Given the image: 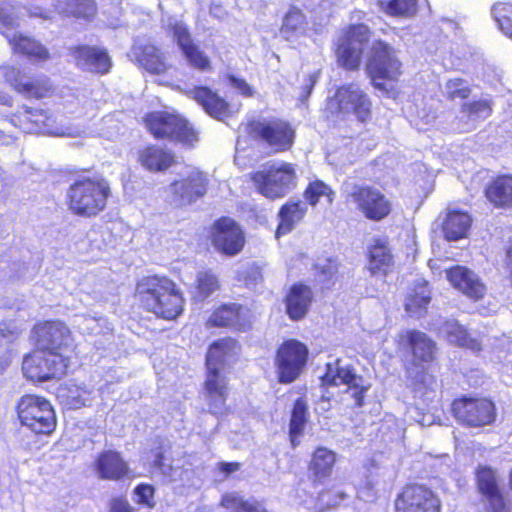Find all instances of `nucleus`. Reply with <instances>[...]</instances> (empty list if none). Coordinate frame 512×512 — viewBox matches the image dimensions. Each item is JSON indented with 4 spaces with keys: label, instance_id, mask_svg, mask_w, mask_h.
<instances>
[{
    "label": "nucleus",
    "instance_id": "obj_1",
    "mask_svg": "<svg viewBox=\"0 0 512 512\" xmlns=\"http://www.w3.org/2000/svg\"><path fill=\"white\" fill-rule=\"evenodd\" d=\"M69 178L64 193L66 210L78 219H95L106 212L113 189L111 182L92 167H72L66 171Z\"/></svg>",
    "mask_w": 512,
    "mask_h": 512
},
{
    "label": "nucleus",
    "instance_id": "obj_2",
    "mask_svg": "<svg viewBox=\"0 0 512 512\" xmlns=\"http://www.w3.org/2000/svg\"><path fill=\"white\" fill-rule=\"evenodd\" d=\"M395 345L406 356L402 368L412 389L421 393L433 390L434 370L439 366L435 340L420 330L406 329L397 334Z\"/></svg>",
    "mask_w": 512,
    "mask_h": 512
},
{
    "label": "nucleus",
    "instance_id": "obj_3",
    "mask_svg": "<svg viewBox=\"0 0 512 512\" xmlns=\"http://www.w3.org/2000/svg\"><path fill=\"white\" fill-rule=\"evenodd\" d=\"M134 299L139 310L159 320L176 321L185 311L184 294L167 275L153 274L138 279Z\"/></svg>",
    "mask_w": 512,
    "mask_h": 512
},
{
    "label": "nucleus",
    "instance_id": "obj_4",
    "mask_svg": "<svg viewBox=\"0 0 512 512\" xmlns=\"http://www.w3.org/2000/svg\"><path fill=\"white\" fill-rule=\"evenodd\" d=\"M365 72L371 86L384 96L396 99L400 95L403 64L397 56V50L385 40L372 41Z\"/></svg>",
    "mask_w": 512,
    "mask_h": 512
},
{
    "label": "nucleus",
    "instance_id": "obj_5",
    "mask_svg": "<svg viewBox=\"0 0 512 512\" xmlns=\"http://www.w3.org/2000/svg\"><path fill=\"white\" fill-rule=\"evenodd\" d=\"M15 413L21 427L36 438L51 437L57 429V413L45 396L26 393L15 404Z\"/></svg>",
    "mask_w": 512,
    "mask_h": 512
},
{
    "label": "nucleus",
    "instance_id": "obj_6",
    "mask_svg": "<svg viewBox=\"0 0 512 512\" xmlns=\"http://www.w3.org/2000/svg\"><path fill=\"white\" fill-rule=\"evenodd\" d=\"M247 137L272 153H283L293 149L297 129L283 117L251 118L245 123Z\"/></svg>",
    "mask_w": 512,
    "mask_h": 512
},
{
    "label": "nucleus",
    "instance_id": "obj_7",
    "mask_svg": "<svg viewBox=\"0 0 512 512\" xmlns=\"http://www.w3.org/2000/svg\"><path fill=\"white\" fill-rule=\"evenodd\" d=\"M147 131L157 140L179 142L194 147L199 140V131L183 114L169 110H152L143 117Z\"/></svg>",
    "mask_w": 512,
    "mask_h": 512
},
{
    "label": "nucleus",
    "instance_id": "obj_8",
    "mask_svg": "<svg viewBox=\"0 0 512 512\" xmlns=\"http://www.w3.org/2000/svg\"><path fill=\"white\" fill-rule=\"evenodd\" d=\"M70 365L71 358L66 354L32 346L23 355L21 372L28 382L41 384L59 381L67 374Z\"/></svg>",
    "mask_w": 512,
    "mask_h": 512
},
{
    "label": "nucleus",
    "instance_id": "obj_9",
    "mask_svg": "<svg viewBox=\"0 0 512 512\" xmlns=\"http://www.w3.org/2000/svg\"><path fill=\"white\" fill-rule=\"evenodd\" d=\"M449 411L460 426L468 429H482L491 426L497 419L496 404L486 396H458L451 401Z\"/></svg>",
    "mask_w": 512,
    "mask_h": 512
},
{
    "label": "nucleus",
    "instance_id": "obj_10",
    "mask_svg": "<svg viewBox=\"0 0 512 512\" xmlns=\"http://www.w3.org/2000/svg\"><path fill=\"white\" fill-rule=\"evenodd\" d=\"M370 38V29L364 23L348 24L334 42V55L339 67L350 72L361 68L363 45Z\"/></svg>",
    "mask_w": 512,
    "mask_h": 512
},
{
    "label": "nucleus",
    "instance_id": "obj_11",
    "mask_svg": "<svg viewBox=\"0 0 512 512\" xmlns=\"http://www.w3.org/2000/svg\"><path fill=\"white\" fill-rule=\"evenodd\" d=\"M256 190L271 200L286 196L297 184V173L291 162L271 164L250 174Z\"/></svg>",
    "mask_w": 512,
    "mask_h": 512
},
{
    "label": "nucleus",
    "instance_id": "obj_12",
    "mask_svg": "<svg viewBox=\"0 0 512 512\" xmlns=\"http://www.w3.org/2000/svg\"><path fill=\"white\" fill-rule=\"evenodd\" d=\"M280 384L297 381L309 364V347L297 339H287L277 348L274 358Z\"/></svg>",
    "mask_w": 512,
    "mask_h": 512
},
{
    "label": "nucleus",
    "instance_id": "obj_13",
    "mask_svg": "<svg viewBox=\"0 0 512 512\" xmlns=\"http://www.w3.org/2000/svg\"><path fill=\"white\" fill-rule=\"evenodd\" d=\"M3 77L19 95L29 100H44L56 93V85L45 73H30L11 65L5 67Z\"/></svg>",
    "mask_w": 512,
    "mask_h": 512
},
{
    "label": "nucleus",
    "instance_id": "obj_14",
    "mask_svg": "<svg viewBox=\"0 0 512 512\" xmlns=\"http://www.w3.org/2000/svg\"><path fill=\"white\" fill-rule=\"evenodd\" d=\"M29 342L32 346L62 354L74 348L73 333L60 319L36 321L30 330Z\"/></svg>",
    "mask_w": 512,
    "mask_h": 512
},
{
    "label": "nucleus",
    "instance_id": "obj_15",
    "mask_svg": "<svg viewBox=\"0 0 512 512\" xmlns=\"http://www.w3.org/2000/svg\"><path fill=\"white\" fill-rule=\"evenodd\" d=\"M344 200L346 205L353 203L360 214L372 223L384 221L393 211V204L387 195L369 184H354Z\"/></svg>",
    "mask_w": 512,
    "mask_h": 512
},
{
    "label": "nucleus",
    "instance_id": "obj_16",
    "mask_svg": "<svg viewBox=\"0 0 512 512\" xmlns=\"http://www.w3.org/2000/svg\"><path fill=\"white\" fill-rule=\"evenodd\" d=\"M208 241L225 257L239 255L246 245L245 230L231 216H220L209 226Z\"/></svg>",
    "mask_w": 512,
    "mask_h": 512
},
{
    "label": "nucleus",
    "instance_id": "obj_17",
    "mask_svg": "<svg viewBox=\"0 0 512 512\" xmlns=\"http://www.w3.org/2000/svg\"><path fill=\"white\" fill-rule=\"evenodd\" d=\"M394 512H442V501L431 487L416 482L404 484L393 500Z\"/></svg>",
    "mask_w": 512,
    "mask_h": 512
},
{
    "label": "nucleus",
    "instance_id": "obj_18",
    "mask_svg": "<svg viewBox=\"0 0 512 512\" xmlns=\"http://www.w3.org/2000/svg\"><path fill=\"white\" fill-rule=\"evenodd\" d=\"M256 316L254 312L240 303H222L216 306L205 322L208 329H227L236 334L251 333Z\"/></svg>",
    "mask_w": 512,
    "mask_h": 512
},
{
    "label": "nucleus",
    "instance_id": "obj_19",
    "mask_svg": "<svg viewBox=\"0 0 512 512\" xmlns=\"http://www.w3.org/2000/svg\"><path fill=\"white\" fill-rule=\"evenodd\" d=\"M320 380V389L329 391L330 388L345 386L352 390L354 407L361 408L364 405V397L368 391V386L363 385V377L358 375L357 371L351 366L341 365V359L324 365V372L318 378Z\"/></svg>",
    "mask_w": 512,
    "mask_h": 512
},
{
    "label": "nucleus",
    "instance_id": "obj_20",
    "mask_svg": "<svg viewBox=\"0 0 512 512\" xmlns=\"http://www.w3.org/2000/svg\"><path fill=\"white\" fill-rule=\"evenodd\" d=\"M330 101L338 114L352 113L361 123H366L372 118L370 97L353 82L338 86Z\"/></svg>",
    "mask_w": 512,
    "mask_h": 512
},
{
    "label": "nucleus",
    "instance_id": "obj_21",
    "mask_svg": "<svg viewBox=\"0 0 512 512\" xmlns=\"http://www.w3.org/2000/svg\"><path fill=\"white\" fill-rule=\"evenodd\" d=\"M475 485L484 501L485 512H512V502L500 488L492 468L479 466L475 471Z\"/></svg>",
    "mask_w": 512,
    "mask_h": 512
},
{
    "label": "nucleus",
    "instance_id": "obj_22",
    "mask_svg": "<svg viewBox=\"0 0 512 512\" xmlns=\"http://www.w3.org/2000/svg\"><path fill=\"white\" fill-rule=\"evenodd\" d=\"M167 31L176 41L182 55L191 68L200 72H211L213 70L210 56L194 40L189 27L185 23L181 21L171 23Z\"/></svg>",
    "mask_w": 512,
    "mask_h": 512
},
{
    "label": "nucleus",
    "instance_id": "obj_23",
    "mask_svg": "<svg viewBox=\"0 0 512 512\" xmlns=\"http://www.w3.org/2000/svg\"><path fill=\"white\" fill-rule=\"evenodd\" d=\"M203 392L207 400L209 412L221 416L228 411L227 402L230 397V379L219 368H206Z\"/></svg>",
    "mask_w": 512,
    "mask_h": 512
},
{
    "label": "nucleus",
    "instance_id": "obj_24",
    "mask_svg": "<svg viewBox=\"0 0 512 512\" xmlns=\"http://www.w3.org/2000/svg\"><path fill=\"white\" fill-rule=\"evenodd\" d=\"M93 470L103 481L122 482L132 478V470L121 452L105 449L93 461Z\"/></svg>",
    "mask_w": 512,
    "mask_h": 512
},
{
    "label": "nucleus",
    "instance_id": "obj_25",
    "mask_svg": "<svg viewBox=\"0 0 512 512\" xmlns=\"http://www.w3.org/2000/svg\"><path fill=\"white\" fill-rule=\"evenodd\" d=\"M8 121L25 133H45L55 124L52 113L44 108L20 105L8 116Z\"/></svg>",
    "mask_w": 512,
    "mask_h": 512
},
{
    "label": "nucleus",
    "instance_id": "obj_26",
    "mask_svg": "<svg viewBox=\"0 0 512 512\" xmlns=\"http://www.w3.org/2000/svg\"><path fill=\"white\" fill-rule=\"evenodd\" d=\"M209 180L201 170H193L185 177L174 180L170 185L172 200L179 206L191 205L203 197L208 190Z\"/></svg>",
    "mask_w": 512,
    "mask_h": 512
},
{
    "label": "nucleus",
    "instance_id": "obj_27",
    "mask_svg": "<svg viewBox=\"0 0 512 512\" xmlns=\"http://www.w3.org/2000/svg\"><path fill=\"white\" fill-rule=\"evenodd\" d=\"M75 64L97 74H107L112 68L111 58L105 48L79 44L70 48Z\"/></svg>",
    "mask_w": 512,
    "mask_h": 512
},
{
    "label": "nucleus",
    "instance_id": "obj_28",
    "mask_svg": "<svg viewBox=\"0 0 512 512\" xmlns=\"http://www.w3.org/2000/svg\"><path fill=\"white\" fill-rule=\"evenodd\" d=\"M486 203L493 209H512V173H497L483 186Z\"/></svg>",
    "mask_w": 512,
    "mask_h": 512
},
{
    "label": "nucleus",
    "instance_id": "obj_29",
    "mask_svg": "<svg viewBox=\"0 0 512 512\" xmlns=\"http://www.w3.org/2000/svg\"><path fill=\"white\" fill-rule=\"evenodd\" d=\"M337 465V453L325 446H318L312 450L310 460L306 464L308 479L314 487L320 486L333 476Z\"/></svg>",
    "mask_w": 512,
    "mask_h": 512
},
{
    "label": "nucleus",
    "instance_id": "obj_30",
    "mask_svg": "<svg viewBox=\"0 0 512 512\" xmlns=\"http://www.w3.org/2000/svg\"><path fill=\"white\" fill-rule=\"evenodd\" d=\"M445 274L450 285L467 298L473 301L483 299L486 293V287L468 268L456 264L448 268Z\"/></svg>",
    "mask_w": 512,
    "mask_h": 512
},
{
    "label": "nucleus",
    "instance_id": "obj_31",
    "mask_svg": "<svg viewBox=\"0 0 512 512\" xmlns=\"http://www.w3.org/2000/svg\"><path fill=\"white\" fill-rule=\"evenodd\" d=\"M241 352V344L233 337H223L213 341L205 357L206 368H219L237 361Z\"/></svg>",
    "mask_w": 512,
    "mask_h": 512
},
{
    "label": "nucleus",
    "instance_id": "obj_32",
    "mask_svg": "<svg viewBox=\"0 0 512 512\" xmlns=\"http://www.w3.org/2000/svg\"><path fill=\"white\" fill-rule=\"evenodd\" d=\"M284 303L288 317L294 322L301 321L313 304V290L303 282L294 283L286 294Z\"/></svg>",
    "mask_w": 512,
    "mask_h": 512
},
{
    "label": "nucleus",
    "instance_id": "obj_33",
    "mask_svg": "<svg viewBox=\"0 0 512 512\" xmlns=\"http://www.w3.org/2000/svg\"><path fill=\"white\" fill-rule=\"evenodd\" d=\"M366 258L371 275L387 276L393 270L394 258L386 238H373Z\"/></svg>",
    "mask_w": 512,
    "mask_h": 512
},
{
    "label": "nucleus",
    "instance_id": "obj_34",
    "mask_svg": "<svg viewBox=\"0 0 512 512\" xmlns=\"http://www.w3.org/2000/svg\"><path fill=\"white\" fill-rule=\"evenodd\" d=\"M135 56L138 65L150 74L163 75L171 68L165 52L155 44L146 43L137 46Z\"/></svg>",
    "mask_w": 512,
    "mask_h": 512
},
{
    "label": "nucleus",
    "instance_id": "obj_35",
    "mask_svg": "<svg viewBox=\"0 0 512 512\" xmlns=\"http://www.w3.org/2000/svg\"><path fill=\"white\" fill-rule=\"evenodd\" d=\"M191 97L212 117L222 119L229 115L230 104L216 91L205 85H197L191 91Z\"/></svg>",
    "mask_w": 512,
    "mask_h": 512
},
{
    "label": "nucleus",
    "instance_id": "obj_36",
    "mask_svg": "<svg viewBox=\"0 0 512 512\" xmlns=\"http://www.w3.org/2000/svg\"><path fill=\"white\" fill-rule=\"evenodd\" d=\"M21 329L13 319L0 321V374L4 373L12 364L16 353L13 345L21 336Z\"/></svg>",
    "mask_w": 512,
    "mask_h": 512
},
{
    "label": "nucleus",
    "instance_id": "obj_37",
    "mask_svg": "<svg viewBox=\"0 0 512 512\" xmlns=\"http://www.w3.org/2000/svg\"><path fill=\"white\" fill-rule=\"evenodd\" d=\"M21 329L13 319L0 321V374L4 373L12 364L16 353L13 345L21 336Z\"/></svg>",
    "mask_w": 512,
    "mask_h": 512
},
{
    "label": "nucleus",
    "instance_id": "obj_38",
    "mask_svg": "<svg viewBox=\"0 0 512 512\" xmlns=\"http://www.w3.org/2000/svg\"><path fill=\"white\" fill-rule=\"evenodd\" d=\"M21 329L13 319L0 321V374L4 373L12 364L16 353L13 345L21 336Z\"/></svg>",
    "mask_w": 512,
    "mask_h": 512
},
{
    "label": "nucleus",
    "instance_id": "obj_39",
    "mask_svg": "<svg viewBox=\"0 0 512 512\" xmlns=\"http://www.w3.org/2000/svg\"><path fill=\"white\" fill-rule=\"evenodd\" d=\"M307 215V204L301 199L289 200L281 205L278 211V225L275 231L277 239L288 235Z\"/></svg>",
    "mask_w": 512,
    "mask_h": 512
},
{
    "label": "nucleus",
    "instance_id": "obj_40",
    "mask_svg": "<svg viewBox=\"0 0 512 512\" xmlns=\"http://www.w3.org/2000/svg\"><path fill=\"white\" fill-rule=\"evenodd\" d=\"M472 218L466 210H447L441 224V231L446 241H459L467 237Z\"/></svg>",
    "mask_w": 512,
    "mask_h": 512
},
{
    "label": "nucleus",
    "instance_id": "obj_41",
    "mask_svg": "<svg viewBox=\"0 0 512 512\" xmlns=\"http://www.w3.org/2000/svg\"><path fill=\"white\" fill-rule=\"evenodd\" d=\"M138 161L150 171H164L170 168L175 162L174 153L157 144H148L138 150Z\"/></svg>",
    "mask_w": 512,
    "mask_h": 512
},
{
    "label": "nucleus",
    "instance_id": "obj_42",
    "mask_svg": "<svg viewBox=\"0 0 512 512\" xmlns=\"http://www.w3.org/2000/svg\"><path fill=\"white\" fill-rule=\"evenodd\" d=\"M14 53L39 62L50 58L49 50L38 40L22 33L4 34Z\"/></svg>",
    "mask_w": 512,
    "mask_h": 512
},
{
    "label": "nucleus",
    "instance_id": "obj_43",
    "mask_svg": "<svg viewBox=\"0 0 512 512\" xmlns=\"http://www.w3.org/2000/svg\"><path fill=\"white\" fill-rule=\"evenodd\" d=\"M309 422V404L305 397L294 400L289 423V439L292 448H297Z\"/></svg>",
    "mask_w": 512,
    "mask_h": 512
},
{
    "label": "nucleus",
    "instance_id": "obj_44",
    "mask_svg": "<svg viewBox=\"0 0 512 512\" xmlns=\"http://www.w3.org/2000/svg\"><path fill=\"white\" fill-rule=\"evenodd\" d=\"M431 302V291L426 282L415 284L407 293L404 310L410 317H423Z\"/></svg>",
    "mask_w": 512,
    "mask_h": 512
},
{
    "label": "nucleus",
    "instance_id": "obj_45",
    "mask_svg": "<svg viewBox=\"0 0 512 512\" xmlns=\"http://www.w3.org/2000/svg\"><path fill=\"white\" fill-rule=\"evenodd\" d=\"M220 506L233 512H272L265 500L246 499L240 494L232 492L222 495Z\"/></svg>",
    "mask_w": 512,
    "mask_h": 512
},
{
    "label": "nucleus",
    "instance_id": "obj_46",
    "mask_svg": "<svg viewBox=\"0 0 512 512\" xmlns=\"http://www.w3.org/2000/svg\"><path fill=\"white\" fill-rule=\"evenodd\" d=\"M91 397V390L86 386L67 383L59 387L58 398L60 403L70 410L85 407Z\"/></svg>",
    "mask_w": 512,
    "mask_h": 512
},
{
    "label": "nucleus",
    "instance_id": "obj_47",
    "mask_svg": "<svg viewBox=\"0 0 512 512\" xmlns=\"http://www.w3.org/2000/svg\"><path fill=\"white\" fill-rule=\"evenodd\" d=\"M444 331L449 344L476 353L481 351V343L471 337L467 329L458 322H446L444 324Z\"/></svg>",
    "mask_w": 512,
    "mask_h": 512
},
{
    "label": "nucleus",
    "instance_id": "obj_48",
    "mask_svg": "<svg viewBox=\"0 0 512 512\" xmlns=\"http://www.w3.org/2000/svg\"><path fill=\"white\" fill-rule=\"evenodd\" d=\"M302 197H304V203L310 207H317L321 198H324L328 205H332L335 203V190L331 184L322 179H314L304 187Z\"/></svg>",
    "mask_w": 512,
    "mask_h": 512
},
{
    "label": "nucleus",
    "instance_id": "obj_49",
    "mask_svg": "<svg viewBox=\"0 0 512 512\" xmlns=\"http://www.w3.org/2000/svg\"><path fill=\"white\" fill-rule=\"evenodd\" d=\"M427 0H386L381 2L382 11L396 18H412L420 8V5Z\"/></svg>",
    "mask_w": 512,
    "mask_h": 512
},
{
    "label": "nucleus",
    "instance_id": "obj_50",
    "mask_svg": "<svg viewBox=\"0 0 512 512\" xmlns=\"http://www.w3.org/2000/svg\"><path fill=\"white\" fill-rule=\"evenodd\" d=\"M221 283L216 273L211 269L202 270L197 273L194 289V298L200 301L208 299L212 294L219 291Z\"/></svg>",
    "mask_w": 512,
    "mask_h": 512
},
{
    "label": "nucleus",
    "instance_id": "obj_51",
    "mask_svg": "<svg viewBox=\"0 0 512 512\" xmlns=\"http://www.w3.org/2000/svg\"><path fill=\"white\" fill-rule=\"evenodd\" d=\"M347 495L335 486L324 487L314 498V509L318 512H327L339 507Z\"/></svg>",
    "mask_w": 512,
    "mask_h": 512
},
{
    "label": "nucleus",
    "instance_id": "obj_52",
    "mask_svg": "<svg viewBox=\"0 0 512 512\" xmlns=\"http://www.w3.org/2000/svg\"><path fill=\"white\" fill-rule=\"evenodd\" d=\"M464 116L473 121H483L493 112V101L490 98H478L465 101L460 106Z\"/></svg>",
    "mask_w": 512,
    "mask_h": 512
},
{
    "label": "nucleus",
    "instance_id": "obj_53",
    "mask_svg": "<svg viewBox=\"0 0 512 512\" xmlns=\"http://www.w3.org/2000/svg\"><path fill=\"white\" fill-rule=\"evenodd\" d=\"M306 26L307 17L303 10L296 6H292L284 15L280 31L286 38H290L296 33H300L302 30H305Z\"/></svg>",
    "mask_w": 512,
    "mask_h": 512
},
{
    "label": "nucleus",
    "instance_id": "obj_54",
    "mask_svg": "<svg viewBox=\"0 0 512 512\" xmlns=\"http://www.w3.org/2000/svg\"><path fill=\"white\" fill-rule=\"evenodd\" d=\"M316 276L320 277L322 291L333 289L339 280V264L333 258H328L323 264L317 265Z\"/></svg>",
    "mask_w": 512,
    "mask_h": 512
},
{
    "label": "nucleus",
    "instance_id": "obj_55",
    "mask_svg": "<svg viewBox=\"0 0 512 512\" xmlns=\"http://www.w3.org/2000/svg\"><path fill=\"white\" fill-rule=\"evenodd\" d=\"M471 93V86L461 77L449 78L445 82L444 96L448 101L466 100Z\"/></svg>",
    "mask_w": 512,
    "mask_h": 512
},
{
    "label": "nucleus",
    "instance_id": "obj_56",
    "mask_svg": "<svg viewBox=\"0 0 512 512\" xmlns=\"http://www.w3.org/2000/svg\"><path fill=\"white\" fill-rule=\"evenodd\" d=\"M66 14L75 18L91 20L97 14V3L95 0H72Z\"/></svg>",
    "mask_w": 512,
    "mask_h": 512
},
{
    "label": "nucleus",
    "instance_id": "obj_57",
    "mask_svg": "<svg viewBox=\"0 0 512 512\" xmlns=\"http://www.w3.org/2000/svg\"><path fill=\"white\" fill-rule=\"evenodd\" d=\"M134 495L136 496V503L148 509H153L156 506L155 493L156 489L152 484L140 483L134 488Z\"/></svg>",
    "mask_w": 512,
    "mask_h": 512
},
{
    "label": "nucleus",
    "instance_id": "obj_58",
    "mask_svg": "<svg viewBox=\"0 0 512 512\" xmlns=\"http://www.w3.org/2000/svg\"><path fill=\"white\" fill-rule=\"evenodd\" d=\"M166 452L167 448L163 445L152 448L150 455L152 457L151 467L154 471L163 472L166 467Z\"/></svg>",
    "mask_w": 512,
    "mask_h": 512
},
{
    "label": "nucleus",
    "instance_id": "obj_59",
    "mask_svg": "<svg viewBox=\"0 0 512 512\" xmlns=\"http://www.w3.org/2000/svg\"><path fill=\"white\" fill-rule=\"evenodd\" d=\"M108 512H135V508L125 496H115L109 501Z\"/></svg>",
    "mask_w": 512,
    "mask_h": 512
},
{
    "label": "nucleus",
    "instance_id": "obj_60",
    "mask_svg": "<svg viewBox=\"0 0 512 512\" xmlns=\"http://www.w3.org/2000/svg\"><path fill=\"white\" fill-rule=\"evenodd\" d=\"M231 82L235 88L239 90V92L246 97H252L255 94V89L243 78L240 77H231Z\"/></svg>",
    "mask_w": 512,
    "mask_h": 512
},
{
    "label": "nucleus",
    "instance_id": "obj_61",
    "mask_svg": "<svg viewBox=\"0 0 512 512\" xmlns=\"http://www.w3.org/2000/svg\"><path fill=\"white\" fill-rule=\"evenodd\" d=\"M504 267L507 271V279L512 288V240L508 242L504 250Z\"/></svg>",
    "mask_w": 512,
    "mask_h": 512
},
{
    "label": "nucleus",
    "instance_id": "obj_62",
    "mask_svg": "<svg viewBox=\"0 0 512 512\" xmlns=\"http://www.w3.org/2000/svg\"><path fill=\"white\" fill-rule=\"evenodd\" d=\"M241 464L239 462H221L219 463V470L225 474H232L239 471Z\"/></svg>",
    "mask_w": 512,
    "mask_h": 512
},
{
    "label": "nucleus",
    "instance_id": "obj_63",
    "mask_svg": "<svg viewBox=\"0 0 512 512\" xmlns=\"http://www.w3.org/2000/svg\"><path fill=\"white\" fill-rule=\"evenodd\" d=\"M0 23L6 27L15 26L13 17L2 6H0Z\"/></svg>",
    "mask_w": 512,
    "mask_h": 512
},
{
    "label": "nucleus",
    "instance_id": "obj_64",
    "mask_svg": "<svg viewBox=\"0 0 512 512\" xmlns=\"http://www.w3.org/2000/svg\"><path fill=\"white\" fill-rule=\"evenodd\" d=\"M13 104V98L10 94L0 91V105L3 106H12Z\"/></svg>",
    "mask_w": 512,
    "mask_h": 512
}]
</instances>
